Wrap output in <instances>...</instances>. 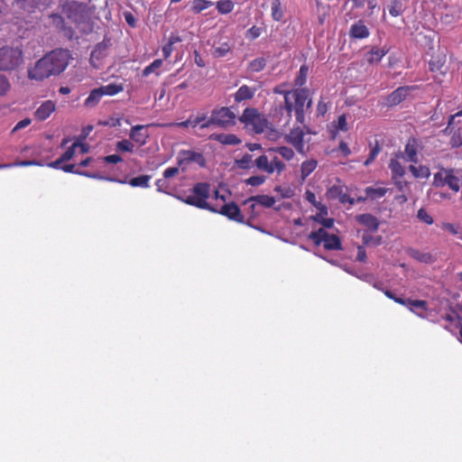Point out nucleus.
I'll use <instances>...</instances> for the list:
<instances>
[{"mask_svg": "<svg viewBox=\"0 0 462 462\" xmlns=\"http://www.w3.org/2000/svg\"><path fill=\"white\" fill-rule=\"evenodd\" d=\"M103 161L106 163H113V164H116V163H118L120 162L123 161L122 157L118 154H111V155H107V156H105L103 158Z\"/></svg>", "mask_w": 462, "mask_h": 462, "instance_id": "obj_62", "label": "nucleus"}, {"mask_svg": "<svg viewBox=\"0 0 462 462\" xmlns=\"http://www.w3.org/2000/svg\"><path fill=\"white\" fill-rule=\"evenodd\" d=\"M271 11H272V18L274 21L280 22L283 19L284 13H283L281 0H272Z\"/></svg>", "mask_w": 462, "mask_h": 462, "instance_id": "obj_34", "label": "nucleus"}, {"mask_svg": "<svg viewBox=\"0 0 462 462\" xmlns=\"http://www.w3.org/2000/svg\"><path fill=\"white\" fill-rule=\"evenodd\" d=\"M134 145V143L127 139H124L119 141L116 144V150L121 152H133Z\"/></svg>", "mask_w": 462, "mask_h": 462, "instance_id": "obj_46", "label": "nucleus"}, {"mask_svg": "<svg viewBox=\"0 0 462 462\" xmlns=\"http://www.w3.org/2000/svg\"><path fill=\"white\" fill-rule=\"evenodd\" d=\"M266 180V177L263 175H255L251 176L248 179L245 180V183L246 185H250L253 187H258L263 185Z\"/></svg>", "mask_w": 462, "mask_h": 462, "instance_id": "obj_49", "label": "nucleus"}, {"mask_svg": "<svg viewBox=\"0 0 462 462\" xmlns=\"http://www.w3.org/2000/svg\"><path fill=\"white\" fill-rule=\"evenodd\" d=\"M112 45L111 40L105 37L101 42H98L91 52L90 60H100L106 55L107 50Z\"/></svg>", "mask_w": 462, "mask_h": 462, "instance_id": "obj_20", "label": "nucleus"}, {"mask_svg": "<svg viewBox=\"0 0 462 462\" xmlns=\"http://www.w3.org/2000/svg\"><path fill=\"white\" fill-rule=\"evenodd\" d=\"M309 73V67L306 64L300 66V70L294 79V85L297 88H303L302 87L306 84L307 77Z\"/></svg>", "mask_w": 462, "mask_h": 462, "instance_id": "obj_35", "label": "nucleus"}, {"mask_svg": "<svg viewBox=\"0 0 462 462\" xmlns=\"http://www.w3.org/2000/svg\"><path fill=\"white\" fill-rule=\"evenodd\" d=\"M23 60V52L17 48H0V70H12Z\"/></svg>", "mask_w": 462, "mask_h": 462, "instance_id": "obj_8", "label": "nucleus"}, {"mask_svg": "<svg viewBox=\"0 0 462 462\" xmlns=\"http://www.w3.org/2000/svg\"><path fill=\"white\" fill-rule=\"evenodd\" d=\"M75 167L76 166L74 164H66V165H63L61 167V170L63 171L69 172V173H76V174L84 175V176H87V177L107 180H110V181H116V182H119V183H122V184L126 183L125 180H117V179H115V178H104V177H101V176H97V175H94V174H90V173H88L87 171H79L75 170Z\"/></svg>", "mask_w": 462, "mask_h": 462, "instance_id": "obj_21", "label": "nucleus"}, {"mask_svg": "<svg viewBox=\"0 0 462 462\" xmlns=\"http://www.w3.org/2000/svg\"><path fill=\"white\" fill-rule=\"evenodd\" d=\"M322 244L326 250L332 251L342 249V244L339 236L334 234H328Z\"/></svg>", "mask_w": 462, "mask_h": 462, "instance_id": "obj_26", "label": "nucleus"}, {"mask_svg": "<svg viewBox=\"0 0 462 462\" xmlns=\"http://www.w3.org/2000/svg\"><path fill=\"white\" fill-rule=\"evenodd\" d=\"M343 192V189L341 187L339 186H332L331 188H329L328 191V194L329 195L330 198H339L340 195L342 194Z\"/></svg>", "mask_w": 462, "mask_h": 462, "instance_id": "obj_63", "label": "nucleus"}, {"mask_svg": "<svg viewBox=\"0 0 462 462\" xmlns=\"http://www.w3.org/2000/svg\"><path fill=\"white\" fill-rule=\"evenodd\" d=\"M389 14L393 16L397 17L402 14V5L401 0H392L389 5Z\"/></svg>", "mask_w": 462, "mask_h": 462, "instance_id": "obj_47", "label": "nucleus"}, {"mask_svg": "<svg viewBox=\"0 0 462 462\" xmlns=\"http://www.w3.org/2000/svg\"><path fill=\"white\" fill-rule=\"evenodd\" d=\"M269 152H276L287 161H290L294 157L293 150L287 146H279V147H275V148H271L269 150Z\"/></svg>", "mask_w": 462, "mask_h": 462, "instance_id": "obj_39", "label": "nucleus"}, {"mask_svg": "<svg viewBox=\"0 0 462 462\" xmlns=\"http://www.w3.org/2000/svg\"><path fill=\"white\" fill-rule=\"evenodd\" d=\"M433 186L438 188L448 186L452 191L457 193L461 188V181L459 178L454 174L453 169L441 168L440 171L434 173Z\"/></svg>", "mask_w": 462, "mask_h": 462, "instance_id": "obj_5", "label": "nucleus"}, {"mask_svg": "<svg viewBox=\"0 0 462 462\" xmlns=\"http://www.w3.org/2000/svg\"><path fill=\"white\" fill-rule=\"evenodd\" d=\"M338 200L340 201V203L342 204H346V203H348L349 205L353 206L355 205L356 203V199L351 198L348 194H346V192H342V194L340 195V197L338 198Z\"/></svg>", "mask_w": 462, "mask_h": 462, "instance_id": "obj_64", "label": "nucleus"}, {"mask_svg": "<svg viewBox=\"0 0 462 462\" xmlns=\"http://www.w3.org/2000/svg\"><path fill=\"white\" fill-rule=\"evenodd\" d=\"M249 202H255L258 205L263 206V208H269L273 207V205L276 202V199L274 197L269 195H255L245 200L244 204L247 205Z\"/></svg>", "mask_w": 462, "mask_h": 462, "instance_id": "obj_19", "label": "nucleus"}, {"mask_svg": "<svg viewBox=\"0 0 462 462\" xmlns=\"http://www.w3.org/2000/svg\"><path fill=\"white\" fill-rule=\"evenodd\" d=\"M147 125H137L131 128L130 130V139L139 145H144L149 138V134L146 131Z\"/></svg>", "mask_w": 462, "mask_h": 462, "instance_id": "obj_14", "label": "nucleus"}, {"mask_svg": "<svg viewBox=\"0 0 462 462\" xmlns=\"http://www.w3.org/2000/svg\"><path fill=\"white\" fill-rule=\"evenodd\" d=\"M211 138L225 145H236L241 140L234 134H212Z\"/></svg>", "mask_w": 462, "mask_h": 462, "instance_id": "obj_24", "label": "nucleus"}, {"mask_svg": "<svg viewBox=\"0 0 462 462\" xmlns=\"http://www.w3.org/2000/svg\"><path fill=\"white\" fill-rule=\"evenodd\" d=\"M235 165L236 168L241 170H250L255 165L253 160V155L250 153H245L240 159L235 160Z\"/></svg>", "mask_w": 462, "mask_h": 462, "instance_id": "obj_29", "label": "nucleus"}, {"mask_svg": "<svg viewBox=\"0 0 462 462\" xmlns=\"http://www.w3.org/2000/svg\"><path fill=\"white\" fill-rule=\"evenodd\" d=\"M417 86H402L396 88L386 97V105L389 106H397L407 97L410 91L416 89Z\"/></svg>", "mask_w": 462, "mask_h": 462, "instance_id": "obj_13", "label": "nucleus"}, {"mask_svg": "<svg viewBox=\"0 0 462 462\" xmlns=\"http://www.w3.org/2000/svg\"><path fill=\"white\" fill-rule=\"evenodd\" d=\"M49 18L51 21V24L55 27L59 32H66L68 29L67 23L65 22V16L62 14L52 13L49 15Z\"/></svg>", "mask_w": 462, "mask_h": 462, "instance_id": "obj_27", "label": "nucleus"}, {"mask_svg": "<svg viewBox=\"0 0 462 462\" xmlns=\"http://www.w3.org/2000/svg\"><path fill=\"white\" fill-rule=\"evenodd\" d=\"M56 108V105L52 100L44 101L34 112V116L39 121L46 120Z\"/></svg>", "mask_w": 462, "mask_h": 462, "instance_id": "obj_15", "label": "nucleus"}, {"mask_svg": "<svg viewBox=\"0 0 462 462\" xmlns=\"http://www.w3.org/2000/svg\"><path fill=\"white\" fill-rule=\"evenodd\" d=\"M78 141L74 142L73 144L70 147H69L65 152L61 154L60 157L62 158V160H64L65 162L71 160L75 155V149L78 147Z\"/></svg>", "mask_w": 462, "mask_h": 462, "instance_id": "obj_57", "label": "nucleus"}, {"mask_svg": "<svg viewBox=\"0 0 462 462\" xmlns=\"http://www.w3.org/2000/svg\"><path fill=\"white\" fill-rule=\"evenodd\" d=\"M210 196V185L206 182L196 183L189 195L179 196L178 199L185 204L194 206L202 209H208L210 211H217V209L210 207L207 199Z\"/></svg>", "mask_w": 462, "mask_h": 462, "instance_id": "obj_4", "label": "nucleus"}, {"mask_svg": "<svg viewBox=\"0 0 462 462\" xmlns=\"http://www.w3.org/2000/svg\"><path fill=\"white\" fill-rule=\"evenodd\" d=\"M262 28L254 25L245 32V38L249 41H254L262 34Z\"/></svg>", "mask_w": 462, "mask_h": 462, "instance_id": "obj_53", "label": "nucleus"}, {"mask_svg": "<svg viewBox=\"0 0 462 462\" xmlns=\"http://www.w3.org/2000/svg\"><path fill=\"white\" fill-rule=\"evenodd\" d=\"M103 96H115L124 90L122 84L110 83L99 88Z\"/></svg>", "mask_w": 462, "mask_h": 462, "instance_id": "obj_37", "label": "nucleus"}, {"mask_svg": "<svg viewBox=\"0 0 462 462\" xmlns=\"http://www.w3.org/2000/svg\"><path fill=\"white\" fill-rule=\"evenodd\" d=\"M412 256L423 263H430L432 261V256L430 254H420L419 252H415Z\"/></svg>", "mask_w": 462, "mask_h": 462, "instance_id": "obj_59", "label": "nucleus"}, {"mask_svg": "<svg viewBox=\"0 0 462 462\" xmlns=\"http://www.w3.org/2000/svg\"><path fill=\"white\" fill-rule=\"evenodd\" d=\"M380 151H381V147H380L378 142H375V144L371 149L370 153H369L367 159L364 162V165L365 166L370 165L375 160V158L379 154Z\"/></svg>", "mask_w": 462, "mask_h": 462, "instance_id": "obj_51", "label": "nucleus"}, {"mask_svg": "<svg viewBox=\"0 0 462 462\" xmlns=\"http://www.w3.org/2000/svg\"><path fill=\"white\" fill-rule=\"evenodd\" d=\"M398 157L399 155H396V158H392L388 165L393 180L401 179L405 174V169L398 161Z\"/></svg>", "mask_w": 462, "mask_h": 462, "instance_id": "obj_22", "label": "nucleus"}, {"mask_svg": "<svg viewBox=\"0 0 462 462\" xmlns=\"http://www.w3.org/2000/svg\"><path fill=\"white\" fill-rule=\"evenodd\" d=\"M306 199L310 203L312 204L313 206H315L317 208H319V210H321L322 212H324L325 214H327V208L320 202L317 201L316 199V196L313 192L308 190L306 192Z\"/></svg>", "mask_w": 462, "mask_h": 462, "instance_id": "obj_48", "label": "nucleus"}, {"mask_svg": "<svg viewBox=\"0 0 462 462\" xmlns=\"http://www.w3.org/2000/svg\"><path fill=\"white\" fill-rule=\"evenodd\" d=\"M407 307L409 308V310L412 312H415V310L416 309H420L423 311L427 310V306H428V303L426 300H411V299H408L407 300Z\"/></svg>", "mask_w": 462, "mask_h": 462, "instance_id": "obj_43", "label": "nucleus"}, {"mask_svg": "<svg viewBox=\"0 0 462 462\" xmlns=\"http://www.w3.org/2000/svg\"><path fill=\"white\" fill-rule=\"evenodd\" d=\"M208 121H209V117L206 113H199L197 116H192L193 128L197 127L198 125H199L200 129L209 128L212 126V124H208Z\"/></svg>", "mask_w": 462, "mask_h": 462, "instance_id": "obj_36", "label": "nucleus"}, {"mask_svg": "<svg viewBox=\"0 0 462 462\" xmlns=\"http://www.w3.org/2000/svg\"><path fill=\"white\" fill-rule=\"evenodd\" d=\"M151 176L140 175L138 177L132 178L128 183L132 187L148 188Z\"/></svg>", "mask_w": 462, "mask_h": 462, "instance_id": "obj_40", "label": "nucleus"}, {"mask_svg": "<svg viewBox=\"0 0 462 462\" xmlns=\"http://www.w3.org/2000/svg\"><path fill=\"white\" fill-rule=\"evenodd\" d=\"M266 66V60L263 57L253 60L249 65L248 69L252 72H260Z\"/></svg>", "mask_w": 462, "mask_h": 462, "instance_id": "obj_44", "label": "nucleus"}, {"mask_svg": "<svg viewBox=\"0 0 462 462\" xmlns=\"http://www.w3.org/2000/svg\"><path fill=\"white\" fill-rule=\"evenodd\" d=\"M417 217L427 225H431L434 222L433 217L424 208L418 210Z\"/></svg>", "mask_w": 462, "mask_h": 462, "instance_id": "obj_54", "label": "nucleus"}, {"mask_svg": "<svg viewBox=\"0 0 462 462\" xmlns=\"http://www.w3.org/2000/svg\"><path fill=\"white\" fill-rule=\"evenodd\" d=\"M356 220L361 225L365 226L370 232H376L379 228V220L369 213L356 216Z\"/></svg>", "mask_w": 462, "mask_h": 462, "instance_id": "obj_18", "label": "nucleus"}, {"mask_svg": "<svg viewBox=\"0 0 462 462\" xmlns=\"http://www.w3.org/2000/svg\"><path fill=\"white\" fill-rule=\"evenodd\" d=\"M317 166L318 162L316 160L312 159L304 161L300 166L301 179L305 180L308 176H310L315 171Z\"/></svg>", "mask_w": 462, "mask_h": 462, "instance_id": "obj_32", "label": "nucleus"}, {"mask_svg": "<svg viewBox=\"0 0 462 462\" xmlns=\"http://www.w3.org/2000/svg\"><path fill=\"white\" fill-rule=\"evenodd\" d=\"M273 93L282 95L284 99L282 105H285L289 99H291L292 90H285L282 88V86L280 85L273 88Z\"/></svg>", "mask_w": 462, "mask_h": 462, "instance_id": "obj_56", "label": "nucleus"}, {"mask_svg": "<svg viewBox=\"0 0 462 462\" xmlns=\"http://www.w3.org/2000/svg\"><path fill=\"white\" fill-rule=\"evenodd\" d=\"M216 212H218L235 222L240 224L245 223V217L243 216L238 205L235 202L226 203L221 207L220 210H217Z\"/></svg>", "mask_w": 462, "mask_h": 462, "instance_id": "obj_11", "label": "nucleus"}, {"mask_svg": "<svg viewBox=\"0 0 462 462\" xmlns=\"http://www.w3.org/2000/svg\"><path fill=\"white\" fill-rule=\"evenodd\" d=\"M103 94L99 88L90 91L88 97L84 101L86 107H95L101 100Z\"/></svg>", "mask_w": 462, "mask_h": 462, "instance_id": "obj_28", "label": "nucleus"}, {"mask_svg": "<svg viewBox=\"0 0 462 462\" xmlns=\"http://www.w3.org/2000/svg\"><path fill=\"white\" fill-rule=\"evenodd\" d=\"M162 65V60L157 59L154 60L150 65L144 68L143 70V76L147 77L152 72H154L157 69H160Z\"/></svg>", "mask_w": 462, "mask_h": 462, "instance_id": "obj_50", "label": "nucleus"}, {"mask_svg": "<svg viewBox=\"0 0 462 462\" xmlns=\"http://www.w3.org/2000/svg\"><path fill=\"white\" fill-rule=\"evenodd\" d=\"M234 6L235 5L231 0H219L216 3V8L221 14H230Z\"/></svg>", "mask_w": 462, "mask_h": 462, "instance_id": "obj_38", "label": "nucleus"}, {"mask_svg": "<svg viewBox=\"0 0 462 462\" xmlns=\"http://www.w3.org/2000/svg\"><path fill=\"white\" fill-rule=\"evenodd\" d=\"M11 166H16V167H27V166H42V163L36 160H24V161H18L14 162L13 164H0V169L3 168H8Z\"/></svg>", "mask_w": 462, "mask_h": 462, "instance_id": "obj_45", "label": "nucleus"}, {"mask_svg": "<svg viewBox=\"0 0 462 462\" xmlns=\"http://www.w3.org/2000/svg\"><path fill=\"white\" fill-rule=\"evenodd\" d=\"M231 50L232 48L228 42H221L217 46H213L212 56L217 59L224 58L231 52Z\"/></svg>", "mask_w": 462, "mask_h": 462, "instance_id": "obj_31", "label": "nucleus"}, {"mask_svg": "<svg viewBox=\"0 0 462 462\" xmlns=\"http://www.w3.org/2000/svg\"><path fill=\"white\" fill-rule=\"evenodd\" d=\"M235 119V113L229 107L222 106L212 110L208 124L210 123L212 125L226 128L234 125L236 124Z\"/></svg>", "mask_w": 462, "mask_h": 462, "instance_id": "obj_9", "label": "nucleus"}, {"mask_svg": "<svg viewBox=\"0 0 462 462\" xmlns=\"http://www.w3.org/2000/svg\"><path fill=\"white\" fill-rule=\"evenodd\" d=\"M362 239H363V243L365 245H378L381 244L382 237L381 236L374 237L371 234L365 232L363 234Z\"/></svg>", "mask_w": 462, "mask_h": 462, "instance_id": "obj_52", "label": "nucleus"}, {"mask_svg": "<svg viewBox=\"0 0 462 462\" xmlns=\"http://www.w3.org/2000/svg\"><path fill=\"white\" fill-rule=\"evenodd\" d=\"M409 171L411 172L412 176L416 179H428L430 175V170L426 165H410Z\"/></svg>", "mask_w": 462, "mask_h": 462, "instance_id": "obj_30", "label": "nucleus"}, {"mask_svg": "<svg viewBox=\"0 0 462 462\" xmlns=\"http://www.w3.org/2000/svg\"><path fill=\"white\" fill-rule=\"evenodd\" d=\"M254 163L258 170L270 175L275 171L280 174L286 169L285 163L277 156H272V152H269V155H260L254 160Z\"/></svg>", "mask_w": 462, "mask_h": 462, "instance_id": "obj_7", "label": "nucleus"}, {"mask_svg": "<svg viewBox=\"0 0 462 462\" xmlns=\"http://www.w3.org/2000/svg\"><path fill=\"white\" fill-rule=\"evenodd\" d=\"M304 132L300 127H294L292 128L289 134H287L284 137L285 141L291 144L298 152L303 153L304 152Z\"/></svg>", "mask_w": 462, "mask_h": 462, "instance_id": "obj_12", "label": "nucleus"}, {"mask_svg": "<svg viewBox=\"0 0 462 462\" xmlns=\"http://www.w3.org/2000/svg\"><path fill=\"white\" fill-rule=\"evenodd\" d=\"M10 88V84L5 76L0 75V96L5 95Z\"/></svg>", "mask_w": 462, "mask_h": 462, "instance_id": "obj_60", "label": "nucleus"}, {"mask_svg": "<svg viewBox=\"0 0 462 462\" xmlns=\"http://www.w3.org/2000/svg\"><path fill=\"white\" fill-rule=\"evenodd\" d=\"M406 161L418 162V143L415 138H410L404 148V155L401 154Z\"/></svg>", "mask_w": 462, "mask_h": 462, "instance_id": "obj_17", "label": "nucleus"}, {"mask_svg": "<svg viewBox=\"0 0 462 462\" xmlns=\"http://www.w3.org/2000/svg\"><path fill=\"white\" fill-rule=\"evenodd\" d=\"M337 128L341 130V131H346L347 130L346 116L345 114H343V115L338 116Z\"/></svg>", "mask_w": 462, "mask_h": 462, "instance_id": "obj_61", "label": "nucleus"}, {"mask_svg": "<svg viewBox=\"0 0 462 462\" xmlns=\"http://www.w3.org/2000/svg\"><path fill=\"white\" fill-rule=\"evenodd\" d=\"M70 60L72 55L69 50L55 49L37 60L34 67L28 70V76L31 79L41 81L60 75L67 69Z\"/></svg>", "mask_w": 462, "mask_h": 462, "instance_id": "obj_2", "label": "nucleus"}, {"mask_svg": "<svg viewBox=\"0 0 462 462\" xmlns=\"http://www.w3.org/2000/svg\"><path fill=\"white\" fill-rule=\"evenodd\" d=\"M369 34V29L362 20L354 23L349 30V37L351 39H365Z\"/></svg>", "mask_w": 462, "mask_h": 462, "instance_id": "obj_16", "label": "nucleus"}, {"mask_svg": "<svg viewBox=\"0 0 462 462\" xmlns=\"http://www.w3.org/2000/svg\"><path fill=\"white\" fill-rule=\"evenodd\" d=\"M213 5V2L208 0H194L192 2V11L199 14Z\"/></svg>", "mask_w": 462, "mask_h": 462, "instance_id": "obj_42", "label": "nucleus"}, {"mask_svg": "<svg viewBox=\"0 0 462 462\" xmlns=\"http://www.w3.org/2000/svg\"><path fill=\"white\" fill-rule=\"evenodd\" d=\"M328 236V233L323 227H320L316 231L310 232L308 235V239L312 241L315 245H320Z\"/></svg>", "mask_w": 462, "mask_h": 462, "instance_id": "obj_33", "label": "nucleus"}, {"mask_svg": "<svg viewBox=\"0 0 462 462\" xmlns=\"http://www.w3.org/2000/svg\"><path fill=\"white\" fill-rule=\"evenodd\" d=\"M178 165H188L191 162H196L201 167H204L206 164L205 158L201 152L191 151V150H182L178 154Z\"/></svg>", "mask_w": 462, "mask_h": 462, "instance_id": "obj_10", "label": "nucleus"}, {"mask_svg": "<svg viewBox=\"0 0 462 462\" xmlns=\"http://www.w3.org/2000/svg\"><path fill=\"white\" fill-rule=\"evenodd\" d=\"M444 65V60L441 58L437 57L433 58L429 62V69L430 71L435 72L440 70L442 66Z\"/></svg>", "mask_w": 462, "mask_h": 462, "instance_id": "obj_55", "label": "nucleus"}, {"mask_svg": "<svg viewBox=\"0 0 462 462\" xmlns=\"http://www.w3.org/2000/svg\"><path fill=\"white\" fill-rule=\"evenodd\" d=\"M255 91V88H252L247 85H243L235 93V101L239 103L245 100H249L254 97Z\"/></svg>", "mask_w": 462, "mask_h": 462, "instance_id": "obj_23", "label": "nucleus"}, {"mask_svg": "<svg viewBox=\"0 0 462 462\" xmlns=\"http://www.w3.org/2000/svg\"><path fill=\"white\" fill-rule=\"evenodd\" d=\"M239 121L245 126H251L257 134L264 132L267 127V120L257 109L252 107H246L244 110L242 116L239 117Z\"/></svg>", "mask_w": 462, "mask_h": 462, "instance_id": "obj_6", "label": "nucleus"}, {"mask_svg": "<svg viewBox=\"0 0 462 462\" xmlns=\"http://www.w3.org/2000/svg\"><path fill=\"white\" fill-rule=\"evenodd\" d=\"M386 53L387 51L374 47L365 54V60L369 64L379 63Z\"/></svg>", "mask_w": 462, "mask_h": 462, "instance_id": "obj_25", "label": "nucleus"}, {"mask_svg": "<svg viewBox=\"0 0 462 462\" xmlns=\"http://www.w3.org/2000/svg\"><path fill=\"white\" fill-rule=\"evenodd\" d=\"M365 191L366 198L376 199L383 197L386 194L387 189L384 188L367 187Z\"/></svg>", "mask_w": 462, "mask_h": 462, "instance_id": "obj_41", "label": "nucleus"}, {"mask_svg": "<svg viewBox=\"0 0 462 462\" xmlns=\"http://www.w3.org/2000/svg\"><path fill=\"white\" fill-rule=\"evenodd\" d=\"M312 106V98L310 97L308 88L292 89L291 99H289L285 105L280 104L272 111V117L279 125H289L292 112L295 113L296 121L305 124V115Z\"/></svg>", "mask_w": 462, "mask_h": 462, "instance_id": "obj_1", "label": "nucleus"}, {"mask_svg": "<svg viewBox=\"0 0 462 462\" xmlns=\"http://www.w3.org/2000/svg\"><path fill=\"white\" fill-rule=\"evenodd\" d=\"M313 219L316 222H319V224H321L326 228H331L333 226V225H334V219L333 218H324V217H321L320 214H317L316 216H314Z\"/></svg>", "mask_w": 462, "mask_h": 462, "instance_id": "obj_58", "label": "nucleus"}, {"mask_svg": "<svg viewBox=\"0 0 462 462\" xmlns=\"http://www.w3.org/2000/svg\"><path fill=\"white\" fill-rule=\"evenodd\" d=\"M59 7L66 19L79 29L88 25L91 21L93 11L87 3L76 0H60Z\"/></svg>", "mask_w": 462, "mask_h": 462, "instance_id": "obj_3", "label": "nucleus"}]
</instances>
